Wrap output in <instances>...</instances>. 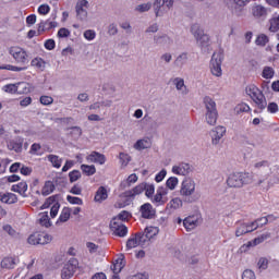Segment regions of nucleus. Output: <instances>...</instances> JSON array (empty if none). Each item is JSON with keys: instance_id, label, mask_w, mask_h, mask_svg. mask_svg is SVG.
<instances>
[{"instance_id": "52", "label": "nucleus", "mask_w": 279, "mask_h": 279, "mask_svg": "<svg viewBox=\"0 0 279 279\" xmlns=\"http://www.w3.org/2000/svg\"><path fill=\"white\" fill-rule=\"evenodd\" d=\"M269 23V32H279V16L270 19Z\"/></svg>"}, {"instance_id": "43", "label": "nucleus", "mask_w": 279, "mask_h": 279, "mask_svg": "<svg viewBox=\"0 0 279 279\" xmlns=\"http://www.w3.org/2000/svg\"><path fill=\"white\" fill-rule=\"evenodd\" d=\"M81 171H83V173H85V175H95V173H97V168H95L94 165H92V166L82 165Z\"/></svg>"}, {"instance_id": "14", "label": "nucleus", "mask_w": 279, "mask_h": 279, "mask_svg": "<svg viewBox=\"0 0 279 279\" xmlns=\"http://www.w3.org/2000/svg\"><path fill=\"white\" fill-rule=\"evenodd\" d=\"M145 245V238L143 233H136L126 241V251L134 250V247H143Z\"/></svg>"}, {"instance_id": "18", "label": "nucleus", "mask_w": 279, "mask_h": 279, "mask_svg": "<svg viewBox=\"0 0 279 279\" xmlns=\"http://www.w3.org/2000/svg\"><path fill=\"white\" fill-rule=\"evenodd\" d=\"M132 192H125L121 194L114 204L116 208H125V206H130L132 204Z\"/></svg>"}, {"instance_id": "58", "label": "nucleus", "mask_w": 279, "mask_h": 279, "mask_svg": "<svg viewBox=\"0 0 279 279\" xmlns=\"http://www.w3.org/2000/svg\"><path fill=\"white\" fill-rule=\"evenodd\" d=\"M66 199H68L69 204H76V206H82V204H84L82 198L76 197V196L68 195Z\"/></svg>"}, {"instance_id": "61", "label": "nucleus", "mask_w": 279, "mask_h": 279, "mask_svg": "<svg viewBox=\"0 0 279 279\" xmlns=\"http://www.w3.org/2000/svg\"><path fill=\"white\" fill-rule=\"evenodd\" d=\"M144 191L145 184H140L135 186L132 191H129V193H132V197H134V195H141V193H143Z\"/></svg>"}, {"instance_id": "35", "label": "nucleus", "mask_w": 279, "mask_h": 279, "mask_svg": "<svg viewBox=\"0 0 279 279\" xmlns=\"http://www.w3.org/2000/svg\"><path fill=\"white\" fill-rule=\"evenodd\" d=\"M38 221L44 228H51V219H49V213H40Z\"/></svg>"}, {"instance_id": "30", "label": "nucleus", "mask_w": 279, "mask_h": 279, "mask_svg": "<svg viewBox=\"0 0 279 279\" xmlns=\"http://www.w3.org/2000/svg\"><path fill=\"white\" fill-rule=\"evenodd\" d=\"M1 269H14L16 267V258L4 257L0 263Z\"/></svg>"}, {"instance_id": "56", "label": "nucleus", "mask_w": 279, "mask_h": 279, "mask_svg": "<svg viewBox=\"0 0 279 279\" xmlns=\"http://www.w3.org/2000/svg\"><path fill=\"white\" fill-rule=\"evenodd\" d=\"M70 182H77L82 178V172L80 170H74L69 173Z\"/></svg>"}, {"instance_id": "48", "label": "nucleus", "mask_w": 279, "mask_h": 279, "mask_svg": "<svg viewBox=\"0 0 279 279\" xmlns=\"http://www.w3.org/2000/svg\"><path fill=\"white\" fill-rule=\"evenodd\" d=\"M5 70V71H14V72H21V71H27V66H16L12 64H7L4 66H0V70Z\"/></svg>"}, {"instance_id": "62", "label": "nucleus", "mask_w": 279, "mask_h": 279, "mask_svg": "<svg viewBox=\"0 0 279 279\" xmlns=\"http://www.w3.org/2000/svg\"><path fill=\"white\" fill-rule=\"evenodd\" d=\"M131 215L129 214V211L123 210L113 219H119V221L123 222V221H128Z\"/></svg>"}, {"instance_id": "63", "label": "nucleus", "mask_w": 279, "mask_h": 279, "mask_svg": "<svg viewBox=\"0 0 279 279\" xmlns=\"http://www.w3.org/2000/svg\"><path fill=\"white\" fill-rule=\"evenodd\" d=\"M242 279H256V274L252 269H246L242 274Z\"/></svg>"}, {"instance_id": "28", "label": "nucleus", "mask_w": 279, "mask_h": 279, "mask_svg": "<svg viewBox=\"0 0 279 279\" xmlns=\"http://www.w3.org/2000/svg\"><path fill=\"white\" fill-rule=\"evenodd\" d=\"M160 232V229L158 227H147L145 229V233H142V236L145 238V243L148 242L150 239H154Z\"/></svg>"}, {"instance_id": "33", "label": "nucleus", "mask_w": 279, "mask_h": 279, "mask_svg": "<svg viewBox=\"0 0 279 279\" xmlns=\"http://www.w3.org/2000/svg\"><path fill=\"white\" fill-rule=\"evenodd\" d=\"M173 84H174L177 90L181 92V95H186L187 89H186V85L184 84V78L175 77L173 80Z\"/></svg>"}, {"instance_id": "16", "label": "nucleus", "mask_w": 279, "mask_h": 279, "mask_svg": "<svg viewBox=\"0 0 279 279\" xmlns=\"http://www.w3.org/2000/svg\"><path fill=\"white\" fill-rule=\"evenodd\" d=\"M226 136V126L218 125L211 130V143L213 145H219L221 138Z\"/></svg>"}, {"instance_id": "47", "label": "nucleus", "mask_w": 279, "mask_h": 279, "mask_svg": "<svg viewBox=\"0 0 279 279\" xmlns=\"http://www.w3.org/2000/svg\"><path fill=\"white\" fill-rule=\"evenodd\" d=\"M16 93H19V95L29 93V85L26 82L19 83L16 85Z\"/></svg>"}, {"instance_id": "38", "label": "nucleus", "mask_w": 279, "mask_h": 279, "mask_svg": "<svg viewBox=\"0 0 279 279\" xmlns=\"http://www.w3.org/2000/svg\"><path fill=\"white\" fill-rule=\"evenodd\" d=\"M186 62H189V53L182 52L174 60V66L182 68V66H184V64H186Z\"/></svg>"}, {"instance_id": "2", "label": "nucleus", "mask_w": 279, "mask_h": 279, "mask_svg": "<svg viewBox=\"0 0 279 279\" xmlns=\"http://www.w3.org/2000/svg\"><path fill=\"white\" fill-rule=\"evenodd\" d=\"M226 182L229 189H243V186L254 182V175L250 172H232Z\"/></svg>"}, {"instance_id": "37", "label": "nucleus", "mask_w": 279, "mask_h": 279, "mask_svg": "<svg viewBox=\"0 0 279 279\" xmlns=\"http://www.w3.org/2000/svg\"><path fill=\"white\" fill-rule=\"evenodd\" d=\"M31 65L37 69L38 71H45L47 62H45V60H43L41 58H35L31 61Z\"/></svg>"}, {"instance_id": "31", "label": "nucleus", "mask_w": 279, "mask_h": 279, "mask_svg": "<svg viewBox=\"0 0 279 279\" xmlns=\"http://www.w3.org/2000/svg\"><path fill=\"white\" fill-rule=\"evenodd\" d=\"M123 267H125V259L123 257V255H121L116 263L111 266V269L113 271V274H121V271L123 270Z\"/></svg>"}, {"instance_id": "22", "label": "nucleus", "mask_w": 279, "mask_h": 279, "mask_svg": "<svg viewBox=\"0 0 279 279\" xmlns=\"http://www.w3.org/2000/svg\"><path fill=\"white\" fill-rule=\"evenodd\" d=\"M251 13L254 19H263V16H267V8L262 4H254L251 9Z\"/></svg>"}, {"instance_id": "44", "label": "nucleus", "mask_w": 279, "mask_h": 279, "mask_svg": "<svg viewBox=\"0 0 279 279\" xmlns=\"http://www.w3.org/2000/svg\"><path fill=\"white\" fill-rule=\"evenodd\" d=\"M29 245H40V232L31 234L27 239Z\"/></svg>"}, {"instance_id": "59", "label": "nucleus", "mask_w": 279, "mask_h": 279, "mask_svg": "<svg viewBox=\"0 0 279 279\" xmlns=\"http://www.w3.org/2000/svg\"><path fill=\"white\" fill-rule=\"evenodd\" d=\"M269 43V37L266 35H259L256 39V45H259L260 47H265Z\"/></svg>"}, {"instance_id": "51", "label": "nucleus", "mask_w": 279, "mask_h": 279, "mask_svg": "<svg viewBox=\"0 0 279 279\" xmlns=\"http://www.w3.org/2000/svg\"><path fill=\"white\" fill-rule=\"evenodd\" d=\"M144 191H145L146 197H148L149 199H153L154 193H156V187L154 186V184H145Z\"/></svg>"}, {"instance_id": "57", "label": "nucleus", "mask_w": 279, "mask_h": 279, "mask_svg": "<svg viewBox=\"0 0 279 279\" xmlns=\"http://www.w3.org/2000/svg\"><path fill=\"white\" fill-rule=\"evenodd\" d=\"M83 36L85 40H95V38L97 37V33H95L94 29H87L84 32Z\"/></svg>"}, {"instance_id": "19", "label": "nucleus", "mask_w": 279, "mask_h": 279, "mask_svg": "<svg viewBox=\"0 0 279 279\" xmlns=\"http://www.w3.org/2000/svg\"><path fill=\"white\" fill-rule=\"evenodd\" d=\"M140 211L144 219H153V217L156 215V209H154V206H151L149 203L142 205Z\"/></svg>"}, {"instance_id": "4", "label": "nucleus", "mask_w": 279, "mask_h": 279, "mask_svg": "<svg viewBox=\"0 0 279 279\" xmlns=\"http://www.w3.org/2000/svg\"><path fill=\"white\" fill-rule=\"evenodd\" d=\"M197 183H195V180H193L191 177H187L181 182L179 195L183 197V199H189V197H193V195H195Z\"/></svg>"}, {"instance_id": "36", "label": "nucleus", "mask_w": 279, "mask_h": 279, "mask_svg": "<svg viewBox=\"0 0 279 279\" xmlns=\"http://www.w3.org/2000/svg\"><path fill=\"white\" fill-rule=\"evenodd\" d=\"M71 208H69V207H64L63 209H62V211H61V214H60V217H59V219H58V221H57V225L58 223H66V221L69 220V219H71Z\"/></svg>"}, {"instance_id": "34", "label": "nucleus", "mask_w": 279, "mask_h": 279, "mask_svg": "<svg viewBox=\"0 0 279 279\" xmlns=\"http://www.w3.org/2000/svg\"><path fill=\"white\" fill-rule=\"evenodd\" d=\"M167 210H178V208H182V198L174 197L172 198L166 206Z\"/></svg>"}, {"instance_id": "41", "label": "nucleus", "mask_w": 279, "mask_h": 279, "mask_svg": "<svg viewBox=\"0 0 279 279\" xmlns=\"http://www.w3.org/2000/svg\"><path fill=\"white\" fill-rule=\"evenodd\" d=\"M56 191V185L51 181H47L41 190V195H51V193Z\"/></svg>"}, {"instance_id": "7", "label": "nucleus", "mask_w": 279, "mask_h": 279, "mask_svg": "<svg viewBox=\"0 0 279 279\" xmlns=\"http://www.w3.org/2000/svg\"><path fill=\"white\" fill-rule=\"evenodd\" d=\"M155 15L162 16L173 8V0H155L153 3Z\"/></svg>"}, {"instance_id": "12", "label": "nucleus", "mask_w": 279, "mask_h": 279, "mask_svg": "<svg viewBox=\"0 0 279 279\" xmlns=\"http://www.w3.org/2000/svg\"><path fill=\"white\" fill-rule=\"evenodd\" d=\"M110 230L116 234V236H126L128 235V227L121 222L119 219H112L110 221Z\"/></svg>"}, {"instance_id": "10", "label": "nucleus", "mask_w": 279, "mask_h": 279, "mask_svg": "<svg viewBox=\"0 0 279 279\" xmlns=\"http://www.w3.org/2000/svg\"><path fill=\"white\" fill-rule=\"evenodd\" d=\"M88 8H90L88 0H77L75 12L78 21H86V19H88Z\"/></svg>"}, {"instance_id": "26", "label": "nucleus", "mask_w": 279, "mask_h": 279, "mask_svg": "<svg viewBox=\"0 0 279 279\" xmlns=\"http://www.w3.org/2000/svg\"><path fill=\"white\" fill-rule=\"evenodd\" d=\"M134 149H136L137 151H143V149H149V147H151V140L149 138H142L138 140L135 144H134Z\"/></svg>"}, {"instance_id": "64", "label": "nucleus", "mask_w": 279, "mask_h": 279, "mask_svg": "<svg viewBox=\"0 0 279 279\" xmlns=\"http://www.w3.org/2000/svg\"><path fill=\"white\" fill-rule=\"evenodd\" d=\"M2 230H4V232H7V234H9V236H16V230L14 228H12V226H10V225H4L2 227Z\"/></svg>"}, {"instance_id": "24", "label": "nucleus", "mask_w": 279, "mask_h": 279, "mask_svg": "<svg viewBox=\"0 0 279 279\" xmlns=\"http://www.w3.org/2000/svg\"><path fill=\"white\" fill-rule=\"evenodd\" d=\"M88 162H96L97 165H106V156L98 151H93L86 158Z\"/></svg>"}, {"instance_id": "42", "label": "nucleus", "mask_w": 279, "mask_h": 279, "mask_svg": "<svg viewBox=\"0 0 279 279\" xmlns=\"http://www.w3.org/2000/svg\"><path fill=\"white\" fill-rule=\"evenodd\" d=\"M179 180L175 177H170L167 181H166V189H168L169 191H175V189L178 187L179 184Z\"/></svg>"}, {"instance_id": "6", "label": "nucleus", "mask_w": 279, "mask_h": 279, "mask_svg": "<svg viewBox=\"0 0 279 279\" xmlns=\"http://www.w3.org/2000/svg\"><path fill=\"white\" fill-rule=\"evenodd\" d=\"M9 53L12 56L13 60L17 62V64H28L29 63V54L25 49L19 46H12L9 48Z\"/></svg>"}, {"instance_id": "46", "label": "nucleus", "mask_w": 279, "mask_h": 279, "mask_svg": "<svg viewBox=\"0 0 279 279\" xmlns=\"http://www.w3.org/2000/svg\"><path fill=\"white\" fill-rule=\"evenodd\" d=\"M269 267V259L267 257H260L257 262V269L265 271Z\"/></svg>"}, {"instance_id": "1", "label": "nucleus", "mask_w": 279, "mask_h": 279, "mask_svg": "<svg viewBox=\"0 0 279 279\" xmlns=\"http://www.w3.org/2000/svg\"><path fill=\"white\" fill-rule=\"evenodd\" d=\"M254 169L262 172L263 178L257 181V186L269 190L274 184H279V163L276 161L260 160L254 163Z\"/></svg>"}, {"instance_id": "60", "label": "nucleus", "mask_w": 279, "mask_h": 279, "mask_svg": "<svg viewBox=\"0 0 279 279\" xmlns=\"http://www.w3.org/2000/svg\"><path fill=\"white\" fill-rule=\"evenodd\" d=\"M39 101L43 106H51L53 104V97L51 96H41Z\"/></svg>"}, {"instance_id": "54", "label": "nucleus", "mask_w": 279, "mask_h": 279, "mask_svg": "<svg viewBox=\"0 0 279 279\" xmlns=\"http://www.w3.org/2000/svg\"><path fill=\"white\" fill-rule=\"evenodd\" d=\"M244 234H247V223L240 225L235 230V236H243Z\"/></svg>"}, {"instance_id": "20", "label": "nucleus", "mask_w": 279, "mask_h": 279, "mask_svg": "<svg viewBox=\"0 0 279 279\" xmlns=\"http://www.w3.org/2000/svg\"><path fill=\"white\" fill-rule=\"evenodd\" d=\"M8 149L10 151H15L16 154H21L23 151V138L17 137L15 140H11L7 144Z\"/></svg>"}, {"instance_id": "5", "label": "nucleus", "mask_w": 279, "mask_h": 279, "mask_svg": "<svg viewBox=\"0 0 279 279\" xmlns=\"http://www.w3.org/2000/svg\"><path fill=\"white\" fill-rule=\"evenodd\" d=\"M223 62V53L222 52H214L210 60V73L215 77H221L223 75V71L221 70V64Z\"/></svg>"}, {"instance_id": "3", "label": "nucleus", "mask_w": 279, "mask_h": 279, "mask_svg": "<svg viewBox=\"0 0 279 279\" xmlns=\"http://www.w3.org/2000/svg\"><path fill=\"white\" fill-rule=\"evenodd\" d=\"M245 94L252 99V101H254L259 110H265L267 108V98H265V94H263V90H260L256 85H247L245 87Z\"/></svg>"}, {"instance_id": "27", "label": "nucleus", "mask_w": 279, "mask_h": 279, "mask_svg": "<svg viewBox=\"0 0 279 279\" xmlns=\"http://www.w3.org/2000/svg\"><path fill=\"white\" fill-rule=\"evenodd\" d=\"M206 112H217V102L210 96H206L203 100Z\"/></svg>"}, {"instance_id": "40", "label": "nucleus", "mask_w": 279, "mask_h": 279, "mask_svg": "<svg viewBox=\"0 0 279 279\" xmlns=\"http://www.w3.org/2000/svg\"><path fill=\"white\" fill-rule=\"evenodd\" d=\"M47 158L56 169H60L62 167V158L58 157V155H48Z\"/></svg>"}, {"instance_id": "23", "label": "nucleus", "mask_w": 279, "mask_h": 279, "mask_svg": "<svg viewBox=\"0 0 279 279\" xmlns=\"http://www.w3.org/2000/svg\"><path fill=\"white\" fill-rule=\"evenodd\" d=\"M106 199H108V189H106V186L98 187L94 202H96V204H101L102 202H106Z\"/></svg>"}, {"instance_id": "8", "label": "nucleus", "mask_w": 279, "mask_h": 279, "mask_svg": "<svg viewBox=\"0 0 279 279\" xmlns=\"http://www.w3.org/2000/svg\"><path fill=\"white\" fill-rule=\"evenodd\" d=\"M191 32L199 47H208V45H210V37L204 34V31L199 28V26H192Z\"/></svg>"}, {"instance_id": "17", "label": "nucleus", "mask_w": 279, "mask_h": 279, "mask_svg": "<svg viewBox=\"0 0 279 279\" xmlns=\"http://www.w3.org/2000/svg\"><path fill=\"white\" fill-rule=\"evenodd\" d=\"M192 171L193 168L186 162H181L172 167V173L174 175H189Z\"/></svg>"}, {"instance_id": "11", "label": "nucleus", "mask_w": 279, "mask_h": 279, "mask_svg": "<svg viewBox=\"0 0 279 279\" xmlns=\"http://www.w3.org/2000/svg\"><path fill=\"white\" fill-rule=\"evenodd\" d=\"M267 239H271V233L266 232L257 238H255L253 241L247 242L246 244H243L240 247V252H247L250 250V247H256V245H260V243H265V241H267Z\"/></svg>"}, {"instance_id": "15", "label": "nucleus", "mask_w": 279, "mask_h": 279, "mask_svg": "<svg viewBox=\"0 0 279 279\" xmlns=\"http://www.w3.org/2000/svg\"><path fill=\"white\" fill-rule=\"evenodd\" d=\"M186 232H193L199 226V215L189 216L183 220Z\"/></svg>"}, {"instance_id": "55", "label": "nucleus", "mask_w": 279, "mask_h": 279, "mask_svg": "<svg viewBox=\"0 0 279 279\" xmlns=\"http://www.w3.org/2000/svg\"><path fill=\"white\" fill-rule=\"evenodd\" d=\"M156 43L159 45H171V37L162 35L156 38Z\"/></svg>"}, {"instance_id": "53", "label": "nucleus", "mask_w": 279, "mask_h": 279, "mask_svg": "<svg viewBox=\"0 0 279 279\" xmlns=\"http://www.w3.org/2000/svg\"><path fill=\"white\" fill-rule=\"evenodd\" d=\"M119 158L122 167H128V165H130V160H132V157L125 153H120Z\"/></svg>"}, {"instance_id": "32", "label": "nucleus", "mask_w": 279, "mask_h": 279, "mask_svg": "<svg viewBox=\"0 0 279 279\" xmlns=\"http://www.w3.org/2000/svg\"><path fill=\"white\" fill-rule=\"evenodd\" d=\"M11 191H13V193H20L23 197H25V193H27V183L20 182L14 184L12 185Z\"/></svg>"}, {"instance_id": "49", "label": "nucleus", "mask_w": 279, "mask_h": 279, "mask_svg": "<svg viewBox=\"0 0 279 279\" xmlns=\"http://www.w3.org/2000/svg\"><path fill=\"white\" fill-rule=\"evenodd\" d=\"M234 112H235V114H241L243 112H250V106L245 102L239 104L238 106H235Z\"/></svg>"}, {"instance_id": "50", "label": "nucleus", "mask_w": 279, "mask_h": 279, "mask_svg": "<svg viewBox=\"0 0 279 279\" xmlns=\"http://www.w3.org/2000/svg\"><path fill=\"white\" fill-rule=\"evenodd\" d=\"M151 10V2L142 3L135 7V12H140L143 14V12H149Z\"/></svg>"}, {"instance_id": "9", "label": "nucleus", "mask_w": 279, "mask_h": 279, "mask_svg": "<svg viewBox=\"0 0 279 279\" xmlns=\"http://www.w3.org/2000/svg\"><path fill=\"white\" fill-rule=\"evenodd\" d=\"M167 195H169V190L165 186H159L151 198L153 204H156V206H165V204L169 202Z\"/></svg>"}, {"instance_id": "45", "label": "nucleus", "mask_w": 279, "mask_h": 279, "mask_svg": "<svg viewBox=\"0 0 279 279\" xmlns=\"http://www.w3.org/2000/svg\"><path fill=\"white\" fill-rule=\"evenodd\" d=\"M53 241V236L49 233H39V245H47Z\"/></svg>"}, {"instance_id": "21", "label": "nucleus", "mask_w": 279, "mask_h": 279, "mask_svg": "<svg viewBox=\"0 0 279 279\" xmlns=\"http://www.w3.org/2000/svg\"><path fill=\"white\" fill-rule=\"evenodd\" d=\"M235 7L231 9L234 16H243V8L250 3V0H233Z\"/></svg>"}, {"instance_id": "25", "label": "nucleus", "mask_w": 279, "mask_h": 279, "mask_svg": "<svg viewBox=\"0 0 279 279\" xmlns=\"http://www.w3.org/2000/svg\"><path fill=\"white\" fill-rule=\"evenodd\" d=\"M0 202H2V204H16L19 197H16L14 193H0Z\"/></svg>"}, {"instance_id": "39", "label": "nucleus", "mask_w": 279, "mask_h": 279, "mask_svg": "<svg viewBox=\"0 0 279 279\" xmlns=\"http://www.w3.org/2000/svg\"><path fill=\"white\" fill-rule=\"evenodd\" d=\"M274 75H276V70H274V68L264 66L262 71V77H264V80H274Z\"/></svg>"}, {"instance_id": "13", "label": "nucleus", "mask_w": 279, "mask_h": 279, "mask_svg": "<svg viewBox=\"0 0 279 279\" xmlns=\"http://www.w3.org/2000/svg\"><path fill=\"white\" fill-rule=\"evenodd\" d=\"M76 269H77V260L75 259L69 260L66 264H64L61 270V278L62 279L73 278V274H75Z\"/></svg>"}, {"instance_id": "29", "label": "nucleus", "mask_w": 279, "mask_h": 279, "mask_svg": "<svg viewBox=\"0 0 279 279\" xmlns=\"http://www.w3.org/2000/svg\"><path fill=\"white\" fill-rule=\"evenodd\" d=\"M219 118L218 111H206L205 121L208 125H217V119Z\"/></svg>"}]
</instances>
